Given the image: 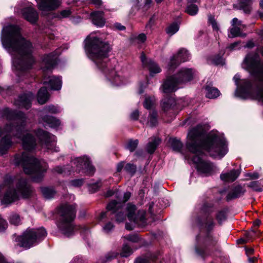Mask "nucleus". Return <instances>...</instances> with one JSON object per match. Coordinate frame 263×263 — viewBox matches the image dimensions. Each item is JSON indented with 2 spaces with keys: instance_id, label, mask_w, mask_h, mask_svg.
<instances>
[{
  "instance_id": "obj_1",
  "label": "nucleus",
  "mask_w": 263,
  "mask_h": 263,
  "mask_svg": "<svg viewBox=\"0 0 263 263\" xmlns=\"http://www.w3.org/2000/svg\"><path fill=\"white\" fill-rule=\"evenodd\" d=\"M204 130L201 125L192 129L188 133L186 147L194 156L192 161L196 164L198 171L202 175H211L216 167L210 162L202 159V149L208 151L213 157H223L228 152L226 141L215 134L209 135L203 141Z\"/></svg>"
},
{
  "instance_id": "obj_2",
  "label": "nucleus",
  "mask_w": 263,
  "mask_h": 263,
  "mask_svg": "<svg viewBox=\"0 0 263 263\" xmlns=\"http://www.w3.org/2000/svg\"><path fill=\"white\" fill-rule=\"evenodd\" d=\"M3 46L12 56V64L16 74L31 68L34 60L32 55L31 43L23 38L16 26L9 25L3 28L2 35Z\"/></svg>"
},
{
  "instance_id": "obj_3",
  "label": "nucleus",
  "mask_w": 263,
  "mask_h": 263,
  "mask_svg": "<svg viewBox=\"0 0 263 263\" xmlns=\"http://www.w3.org/2000/svg\"><path fill=\"white\" fill-rule=\"evenodd\" d=\"M6 118L10 120L9 124H7L4 130L0 128V137L4 136L0 143V154L3 155L12 145V142L8 136L9 134L13 135L22 141L23 146L26 150H31L35 145L34 138L27 133L25 126V117L24 114H16L9 109L5 110Z\"/></svg>"
},
{
  "instance_id": "obj_4",
  "label": "nucleus",
  "mask_w": 263,
  "mask_h": 263,
  "mask_svg": "<svg viewBox=\"0 0 263 263\" xmlns=\"http://www.w3.org/2000/svg\"><path fill=\"white\" fill-rule=\"evenodd\" d=\"M85 43L87 56L96 63L99 69L104 72L107 79L115 85L122 84V77L114 69H109L108 64L106 63L108 53L110 50L109 44L92 34L86 39Z\"/></svg>"
},
{
  "instance_id": "obj_5",
  "label": "nucleus",
  "mask_w": 263,
  "mask_h": 263,
  "mask_svg": "<svg viewBox=\"0 0 263 263\" xmlns=\"http://www.w3.org/2000/svg\"><path fill=\"white\" fill-rule=\"evenodd\" d=\"M243 67L254 79L251 98L263 103V62L260 61L257 54H249L244 60Z\"/></svg>"
},
{
  "instance_id": "obj_6",
  "label": "nucleus",
  "mask_w": 263,
  "mask_h": 263,
  "mask_svg": "<svg viewBox=\"0 0 263 263\" xmlns=\"http://www.w3.org/2000/svg\"><path fill=\"white\" fill-rule=\"evenodd\" d=\"M14 162L15 165H21L26 174H40L46 171L48 165L44 160H37L27 152H23L21 156L16 155Z\"/></svg>"
},
{
  "instance_id": "obj_7",
  "label": "nucleus",
  "mask_w": 263,
  "mask_h": 263,
  "mask_svg": "<svg viewBox=\"0 0 263 263\" xmlns=\"http://www.w3.org/2000/svg\"><path fill=\"white\" fill-rule=\"evenodd\" d=\"M195 71L191 68L180 69L176 74L166 78L162 86V91L170 93L176 91L180 84L192 80Z\"/></svg>"
},
{
  "instance_id": "obj_8",
  "label": "nucleus",
  "mask_w": 263,
  "mask_h": 263,
  "mask_svg": "<svg viewBox=\"0 0 263 263\" xmlns=\"http://www.w3.org/2000/svg\"><path fill=\"white\" fill-rule=\"evenodd\" d=\"M13 182L10 176H7L5 179L4 184L9 186V190L6 193L4 200L7 203H11L18 199L20 197L27 198L31 192V189L25 179H21L16 184L15 189H11L10 185Z\"/></svg>"
},
{
  "instance_id": "obj_9",
  "label": "nucleus",
  "mask_w": 263,
  "mask_h": 263,
  "mask_svg": "<svg viewBox=\"0 0 263 263\" xmlns=\"http://www.w3.org/2000/svg\"><path fill=\"white\" fill-rule=\"evenodd\" d=\"M60 213L61 217L58 228L63 235L69 237L74 233L71 221L76 216V205H63L61 208Z\"/></svg>"
},
{
  "instance_id": "obj_10",
  "label": "nucleus",
  "mask_w": 263,
  "mask_h": 263,
  "mask_svg": "<svg viewBox=\"0 0 263 263\" xmlns=\"http://www.w3.org/2000/svg\"><path fill=\"white\" fill-rule=\"evenodd\" d=\"M47 232L44 228L39 229H28L22 236L18 237L16 241L17 245L25 249H28L35 242L44 238Z\"/></svg>"
},
{
  "instance_id": "obj_11",
  "label": "nucleus",
  "mask_w": 263,
  "mask_h": 263,
  "mask_svg": "<svg viewBox=\"0 0 263 263\" xmlns=\"http://www.w3.org/2000/svg\"><path fill=\"white\" fill-rule=\"evenodd\" d=\"M127 217L129 221L133 222L139 227H144L146 224L144 211H137L134 205L128 204L127 206Z\"/></svg>"
},
{
  "instance_id": "obj_12",
  "label": "nucleus",
  "mask_w": 263,
  "mask_h": 263,
  "mask_svg": "<svg viewBox=\"0 0 263 263\" xmlns=\"http://www.w3.org/2000/svg\"><path fill=\"white\" fill-rule=\"evenodd\" d=\"M71 164L75 166L76 171L80 172L81 170H84V172L89 175H92L95 173V167L91 164L89 158L86 156L74 158L72 160Z\"/></svg>"
},
{
  "instance_id": "obj_13",
  "label": "nucleus",
  "mask_w": 263,
  "mask_h": 263,
  "mask_svg": "<svg viewBox=\"0 0 263 263\" xmlns=\"http://www.w3.org/2000/svg\"><path fill=\"white\" fill-rule=\"evenodd\" d=\"M36 135L41 144L47 149L53 150L55 152L59 151V148H57L55 146V137L53 135H51L48 132L41 129L37 130Z\"/></svg>"
},
{
  "instance_id": "obj_14",
  "label": "nucleus",
  "mask_w": 263,
  "mask_h": 263,
  "mask_svg": "<svg viewBox=\"0 0 263 263\" xmlns=\"http://www.w3.org/2000/svg\"><path fill=\"white\" fill-rule=\"evenodd\" d=\"M240 79V77L239 74H235L233 78V80L235 82L236 84L241 90L243 92L247 94V96H243L242 95H239L238 96L243 99H246L248 97L251 98V93L253 92L254 88V82L252 83L250 81L247 79H243L240 81L239 84V81Z\"/></svg>"
},
{
  "instance_id": "obj_15",
  "label": "nucleus",
  "mask_w": 263,
  "mask_h": 263,
  "mask_svg": "<svg viewBox=\"0 0 263 263\" xmlns=\"http://www.w3.org/2000/svg\"><path fill=\"white\" fill-rule=\"evenodd\" d=\"M190 54L186 50L184 49L179 50L177 55H174L171 58L168 65V70L169 71L173 70L180 62L188 60Z\"/></svg>"
},
{
  "instance_id": "obj_16",
  "label": "nucleus",
  "mask_w": 263,
  "mask_h": 263,
  "mask_svg": "<svg viewBox=\"0 0 263 263\" xmlns=\"http://www.w3.org/2000/svg\"><path fill=\"white\" fill-rule=\"evenodd\" d=\"M57 55L54 53H51L45 55L42 61V69L44 72L50 71L56 64Z\"/></svg>"
},
{
  "instance_id": "obj_17",
  "label": "nucleus",
  "mask_w": 263,
  "mask_h": 263,
  "mask_svg": "<svg viewBox=\"0 0 263 263\" xmlns=\"http://www.w3.org/2000/svg\"><path fill=\"white\" fill-rule=\"evenodd\" d=\"M60 4L59 0H41L38 2L37 5L39 9L44 12L57 8Z\"/></svg>"
},
{
  "instance_id": "obj_18",
  "label": "nucleus",
  "mask_w": 263,
  "mask_h": 263,
  "mask_svg": "<svg viewBox=\"0 0 263 263\" xmlns=\"http://www.w3.org/2000/svg\"><path fill=\"white\" fill-rule=\"evenodd\" d=\"M140 58L143 65L149 69L151 74L160 72L161 70L159 66L151 60L146 59L143 53L141 54Z\"/></svg>"
},
{
  "instance_id": "obj_19",
  "label": "nucleus",
  "mask_w": 263,
  "mask_h": 263,
  "mask_svg": "<svg viewBox=\"0 0 263 263\" xmlns=\"http://www.w3.org/2000/svg\"><path fill=\"white\" fill-rule=\"evenodd\" d=\"M232 27L230 29V33L229 34L230 37H235L238 36H242L241 30L243 28L241 22L237 18H234L232 21Z\"/></svg>"
},
{
  "instance_id": "obj_20",
  "label": "nucleus",
  "mask_w": 263,
  "mask_h": 263,
  "mask_svg": "<svg viewBox=\"0 0 263 263\" xmlns=\"http://www.w3.org/2000/svg\"><path fill=\"white\" fill-rule=\"evenodd\" d=\"M23 17L28 22L35 23L38 19V14L35 10L31 7H27L22 10Z\"/></svg>"
},
{
  "instance_id": "obj_21",
  "label": "nucleus",
  "mask_w": 263,
  "mask_h": 263,
  "mask_svg": "<svg viewBox=\"0 0 263 263\" xmlns=\"http://www.w3.org/2000/svg\"><path fill=\"white\" fill-rule=\"evenodd\" d=\"M44 84H48L51 89L59 90L62 86V81L60 78L51 76L48 78L46 77L44 78Z\"/></svg>"
},
{
  "instance_id": "obj_22",
  "label": "nucleus",
  "mask_w": 263,
  "mask_h": 263,
  "mask_svg": "<svg viewBox=\"0 0 263 263\" xmlns=\"http://www.w3.org/2000/svg\"><path fill=\"white\" fill-rule=\"evenodd\" d=\"M33 99V95L31 92H28L20 96L18 98V105L28 109L30 106L31 101Z\"/></svg>"
},
{
  "instance_id": "obj_23",
  "label": "nucleus",
  "mask_w": 263,
  "mask_h": 263,
  "mask_svg": "<svg viewBox=\"0 0 263 263\" xmlns=\"http://www.w3.org/2000/svg\"><path fill=\"white\" fill-rule=\"evenodd\" d=\"M103 12L102 11H97L91 13V16L92 18L93 24L98 26L102 27L105 24V20L103 17Z\"/></svg>"
},
{
  "instance_id": "obj_24",
  "label": "nucleus",
  "mask_w": 263,
  "mask_h": 263,
  "mask_svg": "<svg viewBox=\"0 0 263 263\" xmlns=\"http://www.w3.org/2000/svg\"><path fill=\"white\" fill-rule=\"evenodd\" d=\"M239 174L238 170H233L229 173L221 174L220 178L224 181L233 182L238 178Z\"/></svg>"
},
{
  "instance_id": "obj_25",
  "label": "nucleus",
  "mask_w": 263,
  "mask_h": 263,
  "mask_svg": "<svg viewBox=\"0 0 263 263\" xmlns=\"http://www.w3.org/2000/svg\"><path fill=\"white\" fill-rule=\"evenodd\" d=\"M245 192L246 190L243 187L240 185H237L233 189L232 192L228 194L227 199L228 200H230L232 199L238 198L243 195Z\"/></svg>"
},
{
  "instance_id": "obj_26",
  "label": "nucleus",
  "mask_w": 263,
  "mask_h": 263,
  "mask_svg": "<svg viewBox=\"0 0 263 263\" xmlns=\"http://www.w3.org/2000/svg\"><path fill=\"white\" fill-rule=\"evenodd\" d=\"M42 122L45 126H48L52 128L57 127L60 124V122L59 120L49 116H44L42 118Z\"/></svg>"
},
{
  "instance_id": "obj_27",
  "label": "nucleus",
  "mask_w": 263,
  "mask_h": 263,
  "mask_svg": "<svg viewBox=\"0 0 263 263\" xmlns=\"http://www.w3.org/2000/svg\"><path fill=\"white\" fill-rule=\"evenodd\" d=\"M168 143L173 150L177 152H180L183 146L181 142L175 138H170Z\"/></svg>"
},
{
  "instance_id": "obj_28",
  "label": "nucleus",
  "mask_w": 263,
  "mask_h": 263,
  "mask_svg": "<svg viewBox=\"0 0 263 263\" xmlns=\"http://www.w3.org/2000/svg\"><path fill=\"white\" fill-rule=\"evenodd\" d=\"M49 98L48 93L45 87L41 88L37 94V101L41 104L45 103Z\"/></svg>"
},
{
  "instance_id": "obj_29",
  "label": "nucleus",
  "mask_w": 263,
  "mask_h": 263,
  "mask_svg": "<svg viewBox=\"0 0 263 263\" xmlns=\"http://www.w3.org/2000/svg\"><path fill=\"white\" fill-rule=\"evenodd\" d=\"M206 91V97L210 99H214L219 96L220 92L216 88L210 86H206L205 88Z\"/></svg>"
},
{
  "instance_id": "obj_30",
  "label": "nucleus",
  "mask_w": 263,
  "mask_h": 263,
  "mask_svg": "<svg viewBox=\"0 0 263 263\" xmlns=\"http://www.w3.org/2000/svg\"><path fill=\"white\" fill-rule=\"evenodd\" d=\"M160 139L159 138H154L152 141L148 142L146 146V151L148 153H153L157 147L160 143Z\"/></svg>"
},
{
  "instance_id": "obj_31",
  "label": "nucleus",
  "mask_w": 263,
  "mask_h": 263,
  "mask_svg": "<svg viewBox=\"0 0 263 263\" xmlns=\"http://www.w3.org/2000/svg\"><path fill=\"white\" fill-rule=\"evenodd\" d=\"M251 0H239V8L243 10L245 13H249L251 11Z\"/></svg>"
},
{
  "instance_id": "obj_32",
  "label": "nucleus",
  "mask_w": 263,
  "mask_h": 263,
  "mask_svg": "<svg viewBox=\"0 0 263 263\" xmlns=\"http://www.w3.org/2000/svg\"><path fill=\"white\" fill-rule=\"evenodd\" d=\"M42 193L45 198L50 199L55 195L56 192L52 188L43 187L42 188Z\"/></svg>"
},
{
  "instance_id": "obj_33",
  "label": "nucleus",
  "mask_w": 263,
  "mask_h": 263,
  "mask_svg": "<svg viewBox=\"0 0 263 263\" xmlns=\"http://www.w3.org/2000/svg\"><path fill=\"white\" fill-rule=\"evenodd\" d=\"M198 10V7L196 5L191 4L187 5L185 11L190 15H195Z\"/></svg>"
},
{
  "instance_id": "obj_34",
  "label": "nucleus",
  "mask_w": 263,
  "mask_h": 263,
  "mask_svg": "<svg viewBox=\"0 0 263 263\" xmlns=\"http://www.w3.org/2000/svg\"><path fill=\"white\" fill-rule=\"evenodd\" d=\"M155 103V99L154 98L146 97L143 103L144 107L147 109L153 108Z\"/></svg>"
},
{
  "instance_id": "obj_35",
  "label": "nucleus",
  "mask_w": 263,
  "mask_h": 263,
  "mask_svg": "<svg viewBox=\"0 0 263 263\" xmlns=\"http://www.w3.org/2000/svg\"><path fill=\"white\" fill-rule=\"evenodd\" d=\"M121 206V203L115 201L110 202L107 206L108 211H111L115 213Z\"/></svg>"
},
{
  "instance_id": "obj_36",
  "label": "nucleus",
  "mask_w": 263,
  "mask_h": 263,
  "mask_svg": "<svg viewBox=\"0 0 263 263\" xmlns=\"http://www.w3.org/2000/svg\"><path fill=\"white\" fill-rule=\"evenodd\" d=\"M179 30V26L177 23H173L170 25L166 29V32L168 34L172 35L176 33Z\"/></svg>"
},
{
  "instance_id": "obj_37",
  "label": "nucleus",
  "mask_w": 263,
  "mask_h": 263,
  "mask_svg": "<svg viewBox=\"0 0 263 263\" xmlns=\"http://www.w3.org/2000/svg\"><path fill=\"white\" fill-rule=\"evenodd\" d=\"M157 123V113L153 111L149 115V121H148L147 124L151 127H154L156 125Z\"/></svg>"
},
{
  "instance_id": "obj_38",
  "label": "nucleus",
  "mask_w": 263,
  "mask_h": 263,
  "mask_svg": "<svg viewBox=\"0 0 263 263\" xmlns=\"http://www.w3.org/2000/svg\"><path fill=\"white\" fill-rule=\"evenodd\" d=\"M138 144V140H130L128 142L127 148L131 152H134L137 148Z\"/></svg>"
},
{
  "instance_id": "obj_39",
  "label": "nucleus",
  "mask_w": 263,
  "mask_h": 263,
  "mask_svg": "<svg viewBox=\"0 0 263 263\" xmlns=\"http://www.w3.org/2000/svg\"><path fill=\"white\" fill-rule=\"evenodd\" d=\"M133 253L131 248L127 245H124L122 251L121 253V255L122 257H128L130 255Z\"/></svg>"
},
{
  "instance_id": "obj_40",
  "label": "nucleus",
  "mask_w": 263,
  "mask_h": 263,
  "mask_svg": "<svg viewBox=\"0 0 263 263\" xmlns=\"http://www.w3.org/2000/svg\"><path fill=\"white\" fill-rule=\"evenodd\" d=\"M9 220L11 223L17 225L20 223L21 219L18 215L13 214L10 216Z\"/></svg>"
},
{
  "instance_id": "obj_41",
  "label": "nucleus",
  "mask_w": 263,
  "mask_h": 263,
  "mask_svg": "<svg viewBox=\"0 0 263 263\" xmlns=\"http://www.w3.org/2000/svg\"><path fill=\"white\" fill-rule=\"evenodd\" d=\"M53 172L59 174H64L66 175L69 173V171L67 170V168L57 166L53 170Z\"/></svg>"
},
{
  "instance_id": "obj_42",
  "label": "nucleus",
  "mask_w": 263,
  "mask_h": 263,
  "mask_svg": "<svg viewBox=\"0 0 263 263\" xmlns=\"http://www.w3.org/2000/svg\"><path fill=\"white\" fill-rule=\"evenodd\" d=\"M124 169L127 173L133 175L136 171V167L133 164L127 163L125 166Z\"/></svg>"
},
{
  "instance_id": "obj_43",
  "label": "nucleus",
  "mask_w": 263,
  "mask_h": 263,
  "mask_svg": "<svg viewBox=\"0 0 263 263\" xmlns=\"http://www.w3.org/2000/svg\"><path fill=\"white\" fill-rule=\"evenodd\" d=\"M248 186L256 191L261 192L262 191V189L258 185V182L256 181L251 182Z\"/></svg>"
},
{
  "instance_id": "obj_44",
  "label": "nucleus",
  "mask_w": 263,
  "mask_h": 263,
  "mask_svg": "<svg viewBox=\"0 0 263 263\" xmlns=\"http://www.w3.org/2000/svg\"><path fill=\"white\" fill-rule=\"evenodd\" d=\"M146 39V36L144 33H141L135 38L136 42L138 44L144 43Z\"/></svg>"
},
{
  "instance_id": "obj_45",
  "label": "nucleus",
  "mask_w": 263,
  "mask_h": 263,
  "mask_svg": "<svg viewBox=\"0 0 263 263\" xmlns=\"http://www.w3.org/2000/svg\"><path fill=\"white\" fill-rule=\"evenodd\" d=\"M208 20L209 22L211 24L213 29L217 31L218 30V26L214 18L212 16L209 15Z\"/></svg>"
},
{
  "instance_id": "obj_46",
  "label": "nucleus",
  "mask_w": 263,
  "mask_h": 263,
  "mask_svg": "<svg viewBox=\"0 0 263 263\" xmlns=\"http://www.w3.org/2000/svg\"><path fill=\"white\" fill-rule=\"evenodd\" d=\"M172 100L168 99L163 101L162 106L164 110H168L172 106Z\"/></svg>"
},
{
  "instance_id": "obj_47",
  "label": "nucleus",
  "mask_w": 263,
  "mask_h": 263,
  "mask_svg": "<svg viewBox=\"0 0 263 263\" xmlns=\"http://www.w3.org/2000/svg\"><path fill=\"white\" fill-rule=\"evenodd\" d=\"M123 238L126 240H127L133 242H137L139 239L137 235H128L124 236Z\"/></svg>"
},
{
  "instance_id": "obj_48",
  "label": "nucleus",
  "mask_w": 263,
  "mask_h": 263,
  "mask_svg": "<svg viewBox=\"0 0 263 263\" xmlns=\"http://www.w3.org/2000/svg\"><path fill=\"white\" fill-rule=\"evenodd\" d=\"M101 186V182L98 181L95 184H92L89 185V190L92 192H95Z\"/></svg>"
},
{
  "instance_id": "obj_49",
  "label": "nucleus",
  "mask_w": 263,
  "mask_h": 263,
  "mask_svg": "<svg viewBox=\"0 0 263 263\" xmlns=\"http://www.w3.org/2000/svg\"><path fill=\"white\" fill-rule=\"evenodd\" d=\"M114 226L113 224L111 222H109L104 225L103 229L105 233H109L114 229Z\"/></svg>"
},
{
  "instance_id": "obj_50",
  "label": "nucleus",
  "mask_w": 263,
  "mask_h": 263,
  "mask_svg": "<svg viewBox=\"0 0 263 263\" xmlns=\"http://www.w3.org/2000/svg\"><path fill=\"white\" fill-rule=\"evenodd\" d=\"M45 110L46 112H49L53 114H55L59 111V109L53 105L48 106L45 109Z\"/></svg>"
},
{
  "instance_id": "obj_51",
  "label": "nucleus",
  "mask_w": 263,
  "mask_h": 263,
  "mask_svg": "<svg viewBox=\"0 0 263 263\" xmlns=\"http://www.w3.org/2000/svg\"><path fill=\"white\" fill-rule=\"evenodd\" d=\"M217 220L221 222L226 219V213L223 211H219L216 215Z\"/></svg>"
},
{
  "instance_id": "obj_52",
  "label": "nucleus",
  "mask_w": 263,
  "mask_h": 263,
  "mask_svg": "<svg viewBox=\"0 0 263 263\" xmlns=\"http://www.w3.org/2000/svg\"><path fill=\"white\" fill-rule=\"evenodd\" d=\"M7 227V223L5 220L0 217V231H3Z\"/></svg>"
},
{
  "instance_id": "obj_53",
  "label": "nucleus",
  "mask_w": 263,
  "mask_h": 263,
  "mask_svg": "<svg viewBox=\"0 0 263 263\" xmlns=\"http://www.w3.org/2000/svg\"><path fill=\"white\" fill-rule=\"evenodd\" d=\"M125 218L124 214L121 212H118L116 215V220L118 222H122Z\"/></svg>"
},
{
  "instance_id": "obj_54",
  "label": "nucleus",
  "mask_w": 263,
  "mask_h": 263,
  "mask_svg": "<svg viewBox=\"0 0 263 263\" xmlns=\"http://www.w3.org/2000/svg\"><path fill=\"white\" fill-rule=\"evenodd\" d=\"M205 242L208 245L214 246L216 244V241L214 240L212 236H208L205 240Z\"/></svg>"
},
{
  "instance_id": "obj_55",
  "label": "nucleus",
  "mask_w": 263,
  "mask_h": 263,
  "mask_svg": "<svg viewBox=\"0 0 263 263\" xmlns=\"http://www.w3.org/2000/svg\"><path fill=\"white\" fill-rule=\"evenodd\" d=\"M70 11L69 10H64L60 12L61 17H67L70 15Z\"/></svg>"
},
{
  "instance_id": "obj_56",
  "label": "nucleus",
  "mask_w": 263,
  "mask_h": 263,
  "mask_svg": "<svg viewBox=\"0 0 263 263\" xmlns=\"http://www.w3.org/2000/svg\"><path fill=\"white\" fill-rule=\"evenodd\" d=\"M116 257V254L115 253H112L111 254H108L106 255L105 256L106 261H102V263H105L106 262L110 261L111 259L115 258Z\"/></svg>"
},
{
  "instance_id": "obj_57",
  "label": "nucleus",
  "mask_w": 263,
  "mask_h": 263,
  "mask_svg": "<svg viewBox=\"0 0 263 263\" xmlns=\"http://www.w3.org/2000/svg\"><path fill=\"white\" fill-rule=\"evenodd\" d=\"M124 162L122 161L119 163H118L117 165V172H120L122 170L124 167H125L124 165Z\"/></svg>"
},
{
  "instance_id": "obj_58",
  "label": "nucleus",
  "mask_w": 263,
  "mask_h": 263,
  "mask_svg": "<svg viewBox=\"0 0 263 263\" xmlns=\"http://www.w3.org/2000/svg\"><path fill=\"white\" fill-rule=\"evenodd\" d=\"M83 180L82 179H76L72 181V184L74 186H80L83 184Z\"/></svg>"
},
{
  "instance_id": "obj_59",
  "label": "nucleus",
  "mask_w": 263,
  "mask_h": 263,
  "mask_svg": "<svg viewBox=\"0 0 263 263\" xmlns=\"http://www.w3.org/2000/svg\"><path fill=\"white\" fill-rule=\"evenodd\" d=\"M135 263H149L147 259L145 258H138L136 259Z\"/></svg>"
},
{
  "instance_id": "obj_60",
  "label": "nucleus",
  "mask_w": 263,
  "mask_h": 263,
  "mask_svg": "<svg viewBox=\"0 0 263 263\" xmlns=\"http://www.w3.org/2000/svg\"><path fill=\"white\" fill-rule=\"evenodd\" d=\"M139 112L138 110H135L132 112L130 115V117L133 120H137L139 117Z\"/></svg>"
},
{
  "instance_id": "obj_61",
  "label": "nucleus",
  "mask_w": 263,
  "mask_h": 263,
  "mask_svg": "<svg viewBox=\"0 0 263 263\" xmlns=\"http://www.w3.org/2000/svg\"><path fill=\"white\" fill-rule=\"evenodd\" d=\"M213 63L215 65L223 64V59L221 57L218 58L217 59H213Z\"/></svg>"
},
{
  "instance_id": "obj_62",
  "label": "nucleus",
  "mask_w": 263,
  "mask_h": 263,
  "mask_svg": "<svg viewBox=\"0 0 263 263\" xmlns=\"http://www.w3.org/2000/svg\"><path fill=\"white\" fill-rule=\"evenodd\" d=\"M130 195V193L128 192L125 193L124 194L123 201L124 202L127 201L129 199Z\"/></svg>"
},
{
  "instance_id": "obj_63",
  "label": "nucleus",
  "mask_w": 263,
  "mask_h": 263,
  "mask_svg": "<svg viewBox=\"0 0 263 263\" xmlns=\"http://www.w3.org/2000/svg\"><path fill=\"white\" fill-rule=\"evenodd\" d=\"M90 1L92 3H93L94 5H96V7H99L102 4L101 0H90Z\"/></svg>"
},
{
  "instance_id": "obj_64",
  "label": "nucleus",
  "mask_w": 263,
  "mask_h": 263,
  "mask_svg": "<svg viewBox=\"0 0 263 263\" xmlns=\"http://www.w3.org/2000/svg\"><path fill=\"white\" fill-rule=\"evenodd\" d=\"M115 27L119 30H123L125 29V26L121 25L120 24L117 23L115 24Z\"/></svg>"
}]
</instances>
